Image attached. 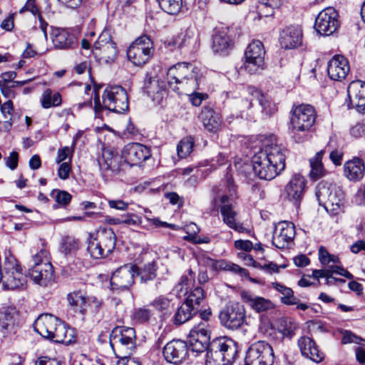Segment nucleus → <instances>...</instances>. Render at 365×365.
Wrapping results in <instances>:
<instances>
[{"label": "nucleus", "instance_id": "obj_1", "mask_svg": "<svg viewBox=\"0 0 365 365\" xmlns=\"http://www.w3.org/2000/svg\"><path fill=\"white\" fill-rule=\"evenodd\" d=\"M288 150L275 138L266 140L252 158L253 170L261 179L271 180L285 168Z\"/></svg>", "mask_w": 365, "mask_h": 365}, {"label": "nucleus", "instance_id": "obj_2", "mask_svg": "<svg viewBox=\"0 0 365 365\" xmlns=\"http://www.w3.org/2000/svg\"><path fill=\"white\" fill-rule=\"evenodd\" d=\"M167 76L170 87L180 94L187 95L193 106H200L207 98V94L196 92L202 74L200 69L192 64L179 63L168 69Z\"/></svg>", "mask_w": 365, "mask_h": 365}, {"label": "nucleus", "instance_id": "obj_3", "mask_svg": "<svg viewBox=\"0 0 365 365\" xmlns=\"http://www.w3.org/2000/svg\"><path fill=\"white\" fill-rule=\"evenodd\" d=\"M34 328L42 337L56 343L69 344L73 341V331L50 314L40 315L34 322Z\"/></svg>", "mask_w": 365, "mask_h": 365}, {"label": "nucleus", "instance_id": "obj_4", "mask_svg": "<svg viewBox=\"0 0 365 365\" xmlns=\"http://www.w3.org/2000/svg\"><path fill=\"white\" fill-rule=\"evenodd\" d=\"M291 118L292 138L297 143L308 139V132L314 125L317 117L314 108L309 104H300L292 108Z\"/></svg>", "mask_w": 365, "mask_h": 365}, {"label": "nucleus", "instance_id": "obj_5", "mask_svg": "<svg viewBox=\"0 0 365 365\" xmlns=\"http://www.w3.org/2000/svg\"><path fill=\"white\" fill-rule=\"evenodd\" d=\"M230 195L217 193L212 200L214 207L220 210L222 222L230 229L243 233L246 231L243 225L237 221L238 212L235 210L232 196L235 192V185L228 181Z\"/></svg>", "mask_w": 365, "mask_h": 365}, {"label": "nucleus", "instance_id": "obj_6", "mask_svg": "<svg viewBox=\"0 0 365 365\" xmlns=\"http://www.w3.org/2000/svg\"><path fill=\"white\" fill-rule=\"evenodd\" d=\"M103 106L101 104L100 98L96 96L94 98V109L96 113L101 110L102 107L108 110L122 113L128 109V97L126 91L119 86L107 87L102 95Z\"/></svg>", "mask_w": 365, "mask_h": 365}, {"label": "nucleus", "instance_id": "obj_7", "mask_svg": "<svg viewBox=\"0 0 365 365\" xmlns=\"http://www.w3.org/2000/svg\"><path fill=\"white\" fill-rule=\"evenodd\" d=\"M2 286L4 289H24L26 287V276L18 259L11 254L5 256L2 263Z\"/></svg>", "mask_w": 365, "mask_h": 365}, {"label": "nucleus", "instance_id": "obj_8", "mask_svg": "<svg viewBox=\"0 0 365 365\" xmlns=\"http://www.w3.org/2000/svg\"><path fill=\"white\" fill-rule=\"evenodd\" d=\"M317 189L316 196L320 205L332 215H337L342 211L344 194L340 187L322 182Z\"/></svg>", "mask_w": 365, "mask_h": 365}, {"label": "nucleus", "instance_id": "obj_9", "mask_svg": "<svg viewBox=\"0 0 365 365\" xmlns=\"http://www.w3.org/2000/svg\"><path fill=\"white\" fill-rule=\"evenodd\" d=\"M115 234L111 228H105L98 231L96 236L88 240L87 251L93 259L107 257L115 249Z\"/></svg>", "mask_w": 365, "mask_h": 365}, {"label": "nucleus", "instance_id": "obj_10", "mask_svg": "<svg viewBox=\"0 0 365 365\" xmlns=\"http://www.w3.org/2000/svg\"><path fill=\"white\" fill-rule=\"evenodd\" d=\"M135 344V331L132 327H116L110 334V344L116 356L132 354Z\"/></svg>", "mask_w": 365, "mask_h": 365}, {"label": "nucleus", "instance_id": "obj_11", "mask_svg": "<svg viewBox=\"0 0 365 365\" xmlns=\"http://www.w3.org/2000/svg\"><path fill=\"white\" fill-rule=\"evenodd\" d=\"M273 362V349L264 341L252 344L247 351L245 365H272Z\"/></svg>", "mask_w": 365, "mask_h": 365}, {"label": "nucleus", "instance_id": "obj_12", "mask_svg": "<svg viewBox=\"0 0 365 365\" xmlns=\"http://www.w3.org/2000/svg\"><path fill=\"white\" fill-rule=\"evenodd\" d=\"M265 51L260 41H253L245 51L243 68L250 74L257 73L264 69Z\"/></svg>", "mask_w": 365, "mask_h": 365}, {"label": "nucleus", "instance_id": "obj_13", "mask_svg": "<svg viewBox=\"0 0 365 365\" xmlns=\"http://www.w3.org/2000/svg\"><path fill=\"white\" fill-rule=\"evenodd\" d=\"M237 26L222 27L212 37V49L220 56H227L233 48V38L240 34Z\"/></svg>", "mask_w": 365, "mask_h": 365}, {"label": "nucleus", "instance_id": "obj_14", "mask_svg": "<svg viewBox=\"0 0 365 365\" xmlns=\"http://www.w3.org/2000/svg\"><path fill=\"white\" fill-rule=\"evenodd\" d=\"M153 53V42L148 36H143L129 46L127 56L130 61L135 66L145 64L150 58Z\"/></svg>", "mask_w": 365, "mask_h": 365}, {"label": "nucleus", "instance_id": "obj_15", "mask_svg": "<svg viewBox=\"0 0 365 365\" xmlns=\"http://www.w3.org/2000/svg\"><path fill=\"white\" fill-rule=\"evenodd\" d=\"M245 309L239 303H229L220 312L221 324L229 329H237L244 324Z\"/></svg>", "mask_w": 365, "mask_h": 365}, {"label": "nucleus", "instance_id": "obj_16", "mask_svg": "<svg viewBox=\"0 0 365 365\" xmlns=\"http://www.w3.org/2000/svg\"><path fill=\"white\" fill-rule=\"evenodd\" d=\"M210 329L207 322H202L195 325L189 334L190 349L192 352L202 353L207 350L210 343Z\"/></svg>", "mask_w": 365, "mask_h": 365}, {"label": "nucleus", "instance_id": "obj_17", "mask_svg": "<svg viewBox=\"0 0 365 365\" xmlns=\"http://www.w3.org/2000/svg\"><path fill=\"white\" fill-rule=\"evenodd\" d=\"M338 27L337 13L333 7L320 11L315 19L314 28L321 35L329 36Z\"/></svg>", "mask_w": 365, "mask_h": 365}, {"label": "nucleus", "instance_id": "obj_18", "mask_svg": "<svg viewBox=\"0 0 365 365\" xmlns=\"http://www.w3.org/2000/svg\"><path fill=\"white\" fill-rule=\"evenodd\" d=\"M136 267L132 264H125L117 269L110 278V287L113 290L128 289L134 283Z\"/></svg>", "mask_w": 365, "mask_h": 365}, {"label": "nucleus", "instance_id": "obj_19", "mask_svg": "<svg viewBox=\"0 0 365 365\" xmlns=\"http://www.w3.org/2000/svg\"><path fill=\"white\" fill-rule=\"evenodd\" d=\"M124 161L130 166L140 165L150 158V149L140 143H132L126 145L121 153Z\"/></svg>", "mask_w": 365, "mask_h": 365}, {"label": "nucleus", "instance_id": "obj_20", "mask_svg": "<svg viewBox=\"0 0 365 365\" xmlns=\"http://www.w3.org/2000/svg\"><path fill=\"white\" fill-rule=\"evenodd\" d=\"M295 236V226L292 222H278L274 227L272 245L279 249H284L293 240Z\"/></svg>", "mask_w": 365, "mask_h": 365}, {"label": "nucleus", "instance_id": "obj_21", "mask_svg": "<svg viewBox=\"0 0 365 365\" xmlns=\"http://www.w3.org/2000/svg\"><path fill=\"white\" fill-rule=\"evenodd\" d=\"M29 274L31 279L41 287H48L54 282L53 267L50 262L34 264Z\"/></svg>", "mask_w": 365, "mask_h": 365}, {"label": "nucleus", "instance_id": "obj_22", "mask_svg": "<svg viewBox=\"0 0 365 365\" xmlns=\"http://www.w3.org/2000/svg\"><path fill=\"white\" fill-rule=\"evenodd\" d=\"M144 89L153 101H160L166 92V83L162 76L155 71L148 73L145 79Z\"/></svg>", "mask_w": 365, "mask_h": 365}, {"label": "nucleus", "instance_id": "obj_23", "mask_svg": "<svg viewBox=\"0 0 365 365\" xmlns=\"http://www.w3.org/2000/svg\"><path fill=\"white\" fill-rule=\"evenodd\" d=\"M187 344L181 340H172L163 348V356L167 362L178 364L183 361L187 355Z\"/></svg>", "mask_w": 365, "mask_h": 365}, {"label": "nucleus", "instance_id": "obj_24", "mask_svg": "<svg viewBox=\"0 0 365 365\" xmlns=\"http://www.w3.org/2000/svg\"><path fill=\"white\" fill-rule=\"evenodd\" d=\"M305 187V178L299 174H295L284 187V193L289 201L298 205L304 196Z\"/></svg>", "mask_w": 365, "mask_h": 365}, {"label": "nucleus", "instance_id": "obj_25", "mask_svg": "<svg viewBox=\"0 0 365 365\" xmlns=\"http://www.w3.org/2000/svg\"><path fill=\"white\" fill-rule=\"evenodd\" d=\"M198 118L205 129L209 132H217L220 129L222 124L221 115L214 109L213 106L210 104L202 107Z\"/></svg>", "mask_w": 365, "mask_h": 365}, {"label": "nucleus", "instance_id": "obj_26", "mask_svg": "<svg viewBox=\"0 0 365 365\" xmlns=\"http://www.w3.org/2000/svg\"><path fill=\"white\" fill-rule=\"evenodd\" d=\"M347 93L351 106L360 113H365V83L361 81L351 82Z\"/></svg>", "mask_w": 365, "mask_h": 365}, {"label": "nucleus", "instance_id": "obj_27", "mask_svg": "<svg viewBox=\"0 0 365 365\" xmlns=\"http://www.w3.org/2000/svg\"><path fill=\"white\" fill-rule=\"evenodd\" d=\"M211 349H213V355L225 363L234 361L237 354L235 344L232 340H217L212 344Z\"/></svg>", "mask_w": 365, "mask_h": 365}, {"label": "nucleus", "instance_id": "obj_28", "mask_svg": "<svg viewBox=\"0 0 365 365\" xmlns=\"http://www.w3.org/2000/svg\"><path fill=\"white\" fill-rule=\"evenodd\" d=\"M348 61L341 55H336L329 61L327 72L329 78L334 81L344 79L349 71Z\"/></svg>", "mask_w": 365, "mask_h": 365}, {"label": "nucleus", "instance_id": "obj_29", "mask_svg": "<svg viewBox=\"0 0 365 365\" xmlns=\"http://www.w3.org/2000/svg\"><path fill=\"white\" fill-rule=\"evenodd\" d=\"M302 41V31L297 26L284 29L280 34L279 43L285 49H292L300 46Z\"/></svg>", "mask_w": 365, "mask_h": 365}, {"label": "nucleus", "instance_id": "obj_30", "mask_svg": "<svg viewBox=\"0 0 365 365\" xmlns=\"http://www.w3.org/2000/svg\"><path fill=\"white\" fill-rule=\"evenodd\" d=\"M298 346L302 354L310 360L319 363L324 359V353L319 349L312 338L309 336L300 337L298 340Z\"/></svg>", "mask_w": 365, "mask_h": 365}, {"label": "nucleus", "instance_id": "obj_31", "mask_svg": "<svg viewBox=\"0 0 365 365\" xmlns=\"http://www.w3.org/2000/svg\"><path fill=\"white\" fill-rule=\"evenodd\" d=\"M240 295L242 301L257 313L266 312L274 307L271 300L255 295L252 292L243 291Z\"/></svg>", "mask_w": 365, "mask_h": 365}, {"label": "nucleus", "instance_id": "obj_32", "mask_svg": "<svg viewBox=\"0 0 365 365\" xmlns=\"http://www.w3.org/2000/svg\"><path fill=\"white\" fill-rule=\"evenodd\" d=\"M51 38L54 47L60 49L71 48L76 43L74 35L61 28L52 27Z\"/></svg>", "mask_w": 365, "mask_h": 365}, {"label": "nucleus", "instance_id": "obj_33", "mask_svg": "<svg viewBox=\"0 0 365 365\" xmlns=\"http://www.w3.org/2000/svg\"><path fill=\"white\" fill-rule=\"evenodd\" d=\"M364 164L359 158H354L346 162L344 165V175L351 181L357 182L361 180L364 175Z\"/></svg>", "mask_w": 365, "mask_h": 365}, {"label": "nucleus", "instance_id": "obj_34", "mask_svg": "<svg viewBox=\"0 0 365 365\" xmlns=\"http://www.w3.org/2000/svg\"><path fill=\"white\" fill-rule=\"evenodd\" d=\"M100 38H102L101 46L99 47L100 52L97 53L96 51V54H98L101 60H103L106 63L113 62L118 55V49L115 43L110 40L109 36H106V35L102 34L100 36Z\"/></svg>", "mask_w": 365, "mask_h": 365}, {"label": "nucleus", "instance_id": "obj_35", "mask_svg": "<svg viewBox=\"0 0 365 365\" xmlns=\"http://www.w3.org/2000/svg\"><path fill=\"white\" fill-rule=\"evenodd\" d=\"M247 91L251 96L248 108L253 107L258 104L262 108V112L264 113L266 115L272 113L274 108H272L271 103L266 98L261 91L255 88H249Z\"/></svg>", "mask_w": 365, "mask_h": 365}, {"label": "nucleus", "instance_id": "obj_36", "mask_svg": "<svg viewBox=\"0 0 365 365\" xmlns=\"http://www.w3.org/2000/svg\"><path fill=\"white\" fill-rule=\"evenodd\" d=\"M197 310L193 305H189L186 302H183L181 306L176 310L173 322L176 325L182 324L191 319L197 313Z\"/></svg>", "mask_w": 365, "mask_h": 365}, {"label": "nucleus", "instance_id": "obj_37", "mask_svg": "<svg viewBox=\"0 0 365 365\" xmlns=\"http://www.w3.org/2000/svg\"><path fill=\"white\" fill-rule=\"evenodd\" d=\"M324 154V151L322 150L317 152L313 158L309 159V164L311 168L309 177L314 180H319V178L324 177L327 173V170L324 168L322 162Z\"/></svg>", "mask_w": 365, "mask_h": 365}, {"label": "nucleus", "instance_id": "obj_38", "mask_svg": "<svg viewBox=\"0 0 365 365\" xmlns=\"http://www.w3.org/2000/svg\"><path fill=\"white\" fill-rule=\"evenodd\" d=\"M298 328L299 324L292 318L282 317L277 321V329L283 337L292 338Z\"/></svg>", "mask_w": 365, "mask_h": 365}, {"label": "nucleus", "instance_id": "obj_39", "mask_svg": "<svg viewBox=\"0 0 365 365\" xmlns=\"http://www.w3.org/2000/svg\"><path fill=\"white\" fill-rule=\"evenodd\" d=\"M25 11H30L34 15H38L39 21V28L43 32L44 41H48L47 27L48 23L43 19L42 15L39 13V10L36 5V0H27L25 5L19 10V13L22 14Z\"/></svg>", "mask_w": 365, "mask_h": 365}, {"label": "nucleus", "instance_id": "obj_40", "mask_svg": "<svg viewBox=\"0 0 365 365\" xmlns=\"http://www.w3.org/2000/svg\"><path fill=\"white\" fill-rule=\"evenodd\" d=\"M150 305L160 314L162 318H165L170 314L174 308V304L172 299L165 296H159L156 297Z\"/></svg>", "mask_w": 365, "mask_h": 365}, {"label": "nucleus", "instance_id": "obj_41", "mask_svg": "<svg viewBox=\"0 0 365 365\" xmlns=\"http://www.w3.org/2000/svg\"><path fill=\"white\" fill-rule=\"evenodd\" d=\"M118 162V157L117 155H113L110 150H104L102 154V160L99 161V164L103 171L110 170L115 173L120 170Z\"/></svg>", "mask_w": 365, "mask_h": 365}, {"label": "nucleus", "instance_id": "obj_42", "mask_svg": "<svg viewBox=\"0 0 365 365\" xmlns=\"http://www.w3.org/2000/svg\"><path fill=\"white\" fill-rule=\"evenodd\" d=\"M272 287L282 294L281 302L286 305H293L297 302L293 290L279 282H273Z\"/></svg>", "mask_w": 365, "mask_h": 365}, {"label": "nucleus", "instance_id": "obj_43", "mask_svg": "<svg viewBox=\"0 0 365 365\" xmlns=\"http://www.w3.org/2000/svg\"><path fill=\"white\" fill-rule=\"evenodd\" d=\"M41 103L44 108L58 106L61 103V96L58 93H55L52 95L51 90L46 89L42 95Z\"/></svg>", "mask_w": 365, "mask_h": 365}, {"label": "nucleus", "instance_id": "obj_44", "mask_svg": "<svg viewBox=\"0 0 365 365\" xmlns=\"http://www.w3.org/2000/svg\"><path fill=\"white\" fill-rule=\"evenodd\" d=\"M87 298L79 292L71 293L67 297L68 304L76 307L81 313L87 309Z\"/></svg>", "mask_w": 365, "mask_h": 365}, {"label": "nucleus", "instance_id": "obj_45", "mask_svg": "<svg viewBox=\"0 0 365 365\" xmlns=\"http://www.w3.org/2000/svg\"><path fill=\"white\" fill-rule=\"evenodd\" d=\"M152 311L146 307L135 308L131 314V319L135 324H145L149 322Z\"/></svg>", "mask_w": 365, "mask_h": 365}, {"label": "nucleus", "instance_id": "obj_46", "mask_svg": "<svg viewBox=\"0 0 365 365\" xmlns=\"http://www.w3.org/2000/svg\"><path fill=\"white\" fill-rule=\"evenodd\" d=\"M156 266L154 262H148L141 267L138 268V274L142 282L153 280L156 277Z\"/></svg>", "mask_w": 365, "mask_h": 365}, {"label": "nucleus", "instance_id": "obj_47", "mask_svg": "<svg viewBox=\"0 0 365 365\" xmlns=\"http://www.w3.org/2000/svg\"><path fill=\"white\" fill-rule=\"evenodd\" d=\"M194 143V140L190 136H187L182 139L177 146L178 156L180 158H187L192 153Z\"/></svg>", "mask_w": 365, "mask_h": 365}, {"label": "nucleus", "instance_id": "obj_48", "mask_svg": "<svg viewBox=\"0 0 365 365\" xmlns=\"http://www.w3.org/2000/svg\"><path fill=\"white\" fill-rule=\"evenodd\" d=\"M162 10L170 15L179 13L182 7V0H157Z\"/></svg>", "mask_w": 365, "mask_h": 365}, {"label": "nucleus", "instance_id": "obj_49", "mask_svg": "<svg viewBox=\"0 0 365 365\" xmlns=\"http://www.w3.org/2000/svg\"><path fill=\"white\" fill-rule=\"evenodd\" d=\"M204 299V292L201 287H195L189 293L185 302L189 305H193L198 311L199 306Z\"/></svg>", "mask_w": 365, "mask_h": 365}, {"label": "nucleus", "instance_id": "obj_50", "mask_svg": "<svg viewBox=\"0 0 365 365\" xmlns=\"http://www.w3.org/2000/svg\"><path fill=\"white\" fill-rule=\"evenodd\" d=\"M79 247V240L71 236L64 237L61 242L62 252L66 255L77 251Z\"/></svg>", "mask_w": 365, "mask_h": 365}, {"label": "nucleus", "instance_id": "obj_51", "mask_svg": "<svg viewBox=\"0 0 365 365\" xmlns=\"http://www.w3.org/2000/svg\"><path fill=\"white\" fill-rule=\"evenodd\" d=\"M74 145L75 143H73V145L72 147L64 146L58 149L55 158V163L56 164H60L66 162L65 160L66 159H68V162H71L74 152Z\"/></svg>", "mask_w": 365, "mask_h": 365}, {"label": "nucleus", "instance_id": "obj_52", "mask_svg": "<svg viewBox=\"0 0 365 365\" xmlns=\"http://www.w3.org/2000/svg\"><path fill=\"white\" fill-rule=\"evenodd\" d=\"M191 282V279H189L187 276H182L180 282L175 287L178 294L179 296L186 294Z\"/></svg>", "mask_w": 365, "mask_h": 365}, {"label": "nucleus", "instance_id": "obj_53", "mask_svg": "<svg viewBox=\"0 0 365 365\" xmlns=\"http://www.w3.org/2000/svg\"><path fill=\"white\" fill-rule=\"evenodd\" d=\"M349 132L355 138H365V123H357L350 128Z\"/></svg>", "mask_w": 365, "mask_h": 365}, {"label": "nucleus", "instance_id": "obj_54", "mask_svg": "<svg viewBox=\"0 0 365 365\" xmlns=\"http://www.w3.org/2000/svg\"><path fill=\"white\" fill-rule=\"evenodd\" d=\"M58 176L61 180H66L69 178L71 171V162H64L59 164Z\"/></svg>", "mask_w": 365, "mask_h": 365}, {"label": "nucleus", "instance_id": "obj_55", "mask_svg": "<svg viewBox=\"0 0 365 365\" xmlns=\"http://www.w3.org/2000/svg\"><path fill=\"white\" fill-rule=\"evenodd\" d=\"M361 341H364L361 337L355 335L350 331H345L343 334V336L341 339V342L344 344L354 343L356 344H359Z\"/></svg>", "mask_w": 365, "mask_h": 365}, {"label": "nucleus", "instance_id": "obj_56", "mask_svg": "<svg viewBox=\"0 0 365 365\" xmlns=\"http://www.w3.org/2000/svg\"><path fill=\"white\" fill-rule=\"evenodd\" d=\"M34 264H43L49 261V253L46 249H41L38 252L33 256Z\"/></svg>", "mask_w": 365, "mask_h": 365}, {"label": "nucleus", "instance_id": "obj_57", "mask_svg": "<svg viewBox=\"0 0 365 365\" xmlns=\"http://www.w3.org/2000/svg\"><path fill=\"white\" fill-rule=\"evenodd\" d=\"M56 201L62 206L67 205L71 200V195L66 191L58 190L55 196Z\"/></svg>", "mask_w": 365, "mask_h": 365}, {"label": "nucleus", "instance_id": "obj_58", "mask_svg": "<svg viewBox=\"0 0 365 365\" xmlns=\"http://www.w3.org/2000/svg\"><path fill=\"white\" fill-rule=\"evenodd\" d=\"M19 154L16 151L10 153L9 156L6 159V165L11 170H15L18 166Z\"/></svg>", "mask_w": 365, "mask_h": 365}, {"label": "nucleus", "instance_id": "obj_59", "mask_svg": "<svg viewBox=\"0 0 365 365\" xmlns=\"http://www.w3.org/2000/svg\"><path fill=\"white\" fill-rule=\"evenodd\" d=\"M131 354H124L122 356H117L119 360L116 365H140V363L135 359L130 357Z\"/></svg>", "mask_w": 365, "mask_h": 365}, {"label": "nucleus", "instance_id": "obj_60", "mask_svg": "<svg viewBox=\"0 0 365 365\" xmlns=\"http://www.w3.org/2000/svg\"><path fill=\"white\" fill-rule=\"evenodd\" d=\"M235 247L237 250L250 252L253 248V245L250 240H238L235 242Z\"/></svg>", "mask_w": 365, "mask_h": 365}, {"label": "nucleus", "instance_id": "obj_61", "mask_svg": "<svg viewBox=\"0 0 365 365\" xmlns=\"http://www.w3.org/2000/svg\"><path fill=\"white\" fill-rule=\"evenodd\" d=\"M108 202L110 208L118 210H126L128 207V203L121 200H110Z\"/></svg>", "mask_w": 365, "mask_h": 365}, {"label": "nucleus", "instance_id": "obj_62", "mask_svg": "<svg viewBox=\"0 0 365 365\" xmlns=\"http://www.w3.org/2000/svg\"><path fill=\"white\" fill-rule=\"evenodd\" d=\"M220 359L213 355V349H210L206 354L205 365H223L220 363Z\"/></svg>", "mask_w": 365, "mask_h": 365}, {"label": "nucleus", "instance_id": "obj_63", "mask_svg": "<svg viewBox=\"0 0 365 365\" xmlns=\"http://www.w3.org/2000/svg\"><path fill=\"white\" fill-rule=\"evenodd\" d=\"M13 110V103L11 100L7 101L1 106V111L6 119L11 115Z\"/></svg>", "mask_w": 365, "mask_h": 365}, {"label": "nucleus", "instance_id": "obj_64", "mask_svg": "<svg viewBox=\"0 0 365 365\" xmlns=\"http://www.w3.org/2000/svg\"><path fill=\"white\" fill-rule=\"evenodd\" d=\"M36 365H61L60 363L54 359L47 356L39 357Z\"/></svg>", "mask_w": 365, "mask_h": 365}]
</instances>
